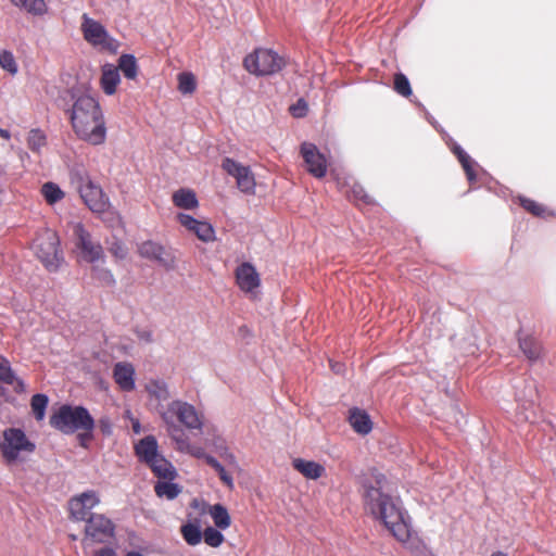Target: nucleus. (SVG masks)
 <instances>
[{
  "label": "nucleus",
  "instance_id": "1",
  "mask_svg": "<svg viewBox=\"0 0 556 556\" xmlns=\"http://www.w3.org/2000/svg\"><path fill=\"white\" fill-rule=\"evenodd\" d=\"M366 510L381 520L400 542H407L412 530L408 516L402 510L400 501L389 494L386 477L377 473L365 485L363 494Z\"/></svg>",
  "mask_w": 556,
  "mask_h": 556
},
{
  "label": "nucleus",
  "instance_id": "2",
  "mask_svg": "<svg viewBox=\"0 0 556 556\" xmlns=\"http://www.w3.org/2000/svg\"><path fill=\"white\" fill-rule=\"evenodd\" d=\"M72 100L71 123L76 136L90 144H102L106 138L105 121L91 89L85 84L76 86Z\"/></svg>",
  "mask_w": 556,
  "mask_h": 556
},
{
  "label": "nucleus",
  "instance_id": "3",
  "mask_svg": "<svg viewBox=\"0 0 556 556\" xmlns=\"http://www.w3.org/2000/svg\"><path fill=\"white\" fill-rule=\"evenodd\" d=\"M53 428L63 433L78 432L81 445H86L92 437L94 420L89 412L83 406H61L50 418Z\"/></svg>",
  "mask_w": 556,
  "mask_h": 556
},
{
  "label": "nucleus",
  "instance_id": "4",
  "mask_svg": "<svg viewBox=\"0 0 556 556\" xmlns=\"http://www.w3.org/2000/svg\"><path fill=\"white\" fill-rule=\"evenodd\" d=\"M71 182L77 189L85 204L94 213H102L109 206L102 189L89 177L84 167H75L71 172Z\"/></svg>",
  "mask_w": 556,
  "mask_h": 556
},
{
  "label": "nucleus",
  "instance_id": "5",
  "mask_svg": "<svg viewBox=\"0 0 556 556\" xmlns=\"http://www.w3.org/2000/svg\"><path fill=\"white\" fill-rule=\"evenodd\" d=\"M59 244L60 239L56 232L51 229H43L37 235L31 245L37 258L50 271L58 270L63 262Z\"/></svg>",
  "mask_w": 556,
  "mask_h": 556
},
{
  "label": "nucleus",
  "instance_id": "6",
  "mask_svg": "<svg viewBox=\"0 0 556 556\" xmlns=\"http://www.w3.org/2000/svg\"><path fill=\"white\" fill-rule=\"evenodd\" d=\"M34 450L35 444L21 429L10 428L3 432L0 451L8 463L23 462Z\"/></svg>",
  "mask_w": 556,
  "mask_h": 556
},
{
  "label": "nucleus",
  "instance_id": "7",
  "mask_svg": "<svg viewBox=\"0 0 556 556\" xmlns=\"http://www.w3.org/2000/svg\"><path fill=\"white\" fill-rule=\"evenodd\" d=\"M245 70L256 76H267L278 73L285 65L283 59L270 49H256L245 56Z\"/></svg>",
  "mask_w": 556,
  "mask_h": 556
},
{
  "label": "nucleus",
  "instance_id": "8",
  "mask_svg": "<svg viewBox=\"0 0 556 556\" xmlns=\"http://www.w3.org/2000/svg\"><path fill=\"white\" fill-rule=\"evenodd\" d=\"M80 29L85 40L92 47L111 52L117 50L118 42L109 35L100 22L89 17L87 14L81 16Z\"/></svg>",
  "mask_w": 556,
  "mask_h": 556
},
{
  "label": "nucleus",
  "instance_id": "9",
  "mask_svg": "<svg viewBox=\"0 0 556 556\" xmlns=\"http://www.w3.org/2000/svg\"><path fill=\"white\" fill-rule=\"evenodd\" d=\"M72 229L75 237V247L81 260L88 263H96L102 260V247L91 239L90 233L80 223H73Z\"/></svg>",
  "mask_w": 556,
  "mask_h": 556
},
{
  "label": "nucleus",
  "instance_id": "10",
  "mask_svg": "<svg viewBox=\"0 0 556 556\" xmlns=\"http://www.w3.org/2000/svg\"><path fill=\"white\" fill-rule=\"evenodd\" d=\"M163 413L170 414L173 418L176 416L179 422L190 430H201L203 427L202 414L187 402L180 400L173 401L167 405L166 410H161V415Z\"/></svg>",
  "mask_w": 556,
  "mask_h": 556
},
{
  "label": "nucleus",
  "instance_id": "11",
  "mask_svg": "<svg viewBox=\"0 0 556 556\" xmlns=\"http://www.w3.org/2000/svg\"><path fill=\"white\" fill-rule=\"evenodd\" d=\"M114 533V527L110 519L103 515H91L86 525L84 544L89 541L96 543L106 542Z\"/></svg>",
  "mask_w": 556,
  "mask_h": 556
},
{
  "label": "nucleus",
  "instance_id": "12",
  "mask_svg": "<svg viewBox=\"0 0 556 556\" xmlns=\"http://www.w3.org/2000/svg\"><path fill=\"white\" fill-rule=\"evenodd\" d=\"M222 167L236 179L237 186L242 192H253L255 179L248 166L227 157L223 161Z\"/></svg>",
  "mask_w": 556,
  "mask_h": 556
},
{
  "label": "nucleus",
  "instance_id": "13",
  "mask_svg": "<svg viewBox=\"0 0 556 556\" xmlns=\"http://www.w3.org/2000/svg\"><path fill=\"white\" fill-rule=\"evenodd\" d=\"M176 218L182 227L195 235L199 240L203 242H212L215 240L214 228L206 220L197 219L185 213H178Z\"/></svg>",
  "mask_w": 556,
  "mask_h": 556
},
{
  "label": "nucleus",
  "instance_id": "14",
  "mask_svg": "<svg viewBox=\"0 0 556 556\" xmlns=\"http://www.w3.org/2000/svg\"><path fill=\"white\" fill-rule=\"evenodd\" d=\"M237 285L241 291L251 296L256 295V291L261 285L260 275L255 267L250 263H243L236 269Z\"/></svg>",
  "mask_w": 556,
  "mask_h": 556
},
{
  "label": "nucleus",
  "instance_id": "15",
  "mask_svg": "<svg viewBox=\"0 0 556 556\" xmlns=\"http://www.w3.org/2000/svg\"><path fill=\"white\" fill-rule=\"evenodd\" d=\"M301 153L307 170L317 178L324 177L327 170V163L325 156L317 150L316 146L304 142L301 146Z\"/></svg>",
  "mask_w": 556,
  "mask_h": 556
},
{
  "label": "nucleus",
  "instance_id": "16",
  "mask_svg": "<svg viewBox=\"0 0 556 556\" xmlns=\"http://www.w3.org/2000/svg\"><path fill=\"white\" fill-rule=\"evenodd\" d=\"M100 502L94 491L84 492L70 501V511L75 520L87 519L90 510Z\"/></svg>",
  "mask_w": 556,
  "mask_h": 556
},
{
  "label": "nucleus",
  "instance_id": "17",
  "mask_svg": "<svg viewBox=\"0 0 556 556\" xmlns=\"http://www.w3.org/2000/svg\"><path fill=\"white\" fill-rule=\"evenodd\" d=\"M139 254L142 257L156 261L165 268H173L175 265L174 255L164 247L153 241L142 242L138 248Z\"/></svg>",
  "mask_w": 556,
  "mask_h": 556
},
{
  "label": "nucleus",
  "instance_id": "18",
  "mask_svg": "<svg viewBox=\"0 0 556 556\" xmlns=\"http://www.w3.org/2000/svg\"><path fill=\"white\" fill-rule=\"evenodd\" d=\"M149 402L161 416V410H166L164 402L170 397L167 383L163 379H151L144 387Z\"/></svg>",
  "mask_w": 556,
  "mask_h": 556
},
{
  "label": "nucleus",
  "instance_id": "19",
  "mask_svg": "<svg viewBox=\"0 0 556 556\" xmlns=\"http://www.w3.org/2000/svg\"><path fill=\"white\" fill-rule=\"evenodd\" d=\"M162 420L166 425V431L169 438L175 443L176 450L182 453H187L191 443L185 432L175 424L173 416L168 413L162 414Z\"/></svg>",
  "mask_w": 556,
  "mask_h": 556
},
{
  "label": "nucleus",
  "instance_id": "20",
  "mask_svg": "<svg viewBox=\"0 0 556 556\" xmlns=\"http://www.w3.org/2000/svg\"><path fill=\"white\" fill-rule=\"evenodd\" d=\"M113 378L123 391L135 389V368L130 363H116L113 369Z\"/></svg>",
  "mask_w": 556,
  "mask_h": 556
},
{
  "label": "nucleus",
  "instance_id": "21",
  "mask_svg": "<svg viewBox=\"0 0 556 556\" xmlns=\"http://www.w3.org/2000/svg\"><path fill=\"white\" fill-rule=\"evenodd\" d=\"M135 451L138 458L147 465L161 454L157 441L153 435H147L141 439L135 445Z\"/></svg>",
  "mask_w": 556,
  "mask_h": 556
},
{
  "label": "nucleus",
  "instance_id": "22",
  "mask_svg": "<svg viewBox=\"0 0 556 556\" xmlns=\"http://www.w3.org/2000/svg\"><path fill=\"white\" fill-rule=\"evenodd\" d=\"M172 200L175 206L185 211H192L199 207V201L195 192L191 189L180 188L176 190Z\"/></svg>",
  "mask_w": 556,
  "mask_h": 556
},
{
  "label": "nucleus",
  "instance_id": "23",
  "mask_svg": "<svg viewBox=\"0 0 556 556\" xmlns=\"http://www.w3.org/2000/svg\"><path fill=\"white\" fill-rule=\"evenodd\" d=\"M119 81L121 77L118 68L111 64H105L102 67L101 75V87L104 93L108 96L114 94Z\"/></svg>",
  "mask_w": 556,
  "mask_h": 556
},
{
  "label": "nucleus",
  "instance_id": "24",
  "mask_svg": "<svg viewBox=\"0 0 556 556\" xmlns=\"http://www.w3.org/2000/svg\"><path fill=\"white\" fill-rule=\"evenodd\" d=\"M292 464L306 479L316 480L325 473V467L313 460L295 458Z\"/></svg>",
  "mask_w": 556,
  "mask_h": 556
},
{
  "label": "nucleus",
  "instance_id": "25",
  "mask_svg": "<svg viewBox=\"0 0 556 556\" xmlns=\"http://www.w3.org/2000/svg\"><path fill=\"white\" fill-rule=\"evenodd\" d=\"M351 427L359 434H367L372 428L369 416L359 408H352L349 415Z\"/></svg>",
  "mask_w": 556,
  "mask_h": 556
},
{
  "label": "nucleus",
  "instance_id": "26",
  "mask_svg": "<svg viewBox=\"0 0 556 556\" xmlns=\"http://www.w3.org/2000/svg\"><path fill=\"white\" fill-rule=\"evenodd\" d=\"M0 381L11 386L15 392L25 391L24 382L14 374L5 358H0Z\"/></svg>",
  "mask_w": 556,
  "mask_h": 556
},
{
  "label": "nucleus",
  "instance_id": "27",
  "mask_svg": "<svg viewBox=\"0 0 556 556\" xmlns=\"http://www.w3.org/2000/svg\"><path fill=\"white\" fill-rule=\"evenodd\" d=\"M148 466L159 478L173 479L175 476V469L173 465L167 459H165L162 454L151 460Z\"/></svg>",
  "mask_w": 556,
  "mask_h": 556
},
{
  "label": "nucleus",
  "instance_id": "28",
  "mask_svg": "<svg viewBox=\"0 0 556 556\" xmlns=\"http://www.w3.org/2000/svg\"><path fill=\"white\" fill-rule=\"evenodd\" d=\"M338 184L340 188L353 200L363 201L365 203L369 202V197L366 194L364 188L354 181L352 178H349L344 181H340L338 179Z\"/></svg>",
  "mask_w": 556,
  "mask_h": 556
},
{
  "label": "nucleus",
  "instance_id": "29",
  "mask_svg": "<svg viewBox=\"0 0 556 556\" xmlns=\"http://www.w3.org/2000/svg\"><path fill=\"white\" fill-rule=\"evenodd\" d=\"M41 194L49 205H53L64 199V191L54 182H46L41 187Z\"/></svg>",
  "mask_w": 556,
  "mask_h": 556
},
{
  "label": "nucleus",
  "instance_id": "30",
  "mask_svg": "<svg viewBox=\"0 0 556 556\" xmlns=\"http://www.w3.org/2000/svg\"><path fill=\"white\" fill-rule=\"evenodd\" d=\"M208 514L217 528L225 530L230 526V516L223 505L215 504L211 506Z\"/></svg>",
  "mask_w": 556,
  "mask_h": 556
},
{
  "label": "nucleus",
  "instance_id": "31",
  "mask_svg": "<svg viewBox=\"0 0 556 556\" xmlns=\"http://www.w3.org/2000/svg\"><path fill=\"white\" fill-rule=\"evenodd\" d=\"M18 8L24 9L30 14L42 15L47 11L45 0H11Z\"/></svg>",
  "mask_w": 556,
  "mask_h": 556
},
{
  "label": "nucleus",
  "instance_id": "32",
  "mask_svg": "<svg viewBox=\"0 0 556 556\" xmlns=\"http://www.w3.org/2000/svg\"><path fill=\"white\" fill-rule=\"evenodd\" d=\"M454 344L457 345L467 354H475L477 337L472 332H468L467 336L457 333L453 338Z\"/></svg>",
  "mask_w": 556,
  "mask_h": 556
},
{
  "label": "nucleus",
  "instance_id": "33",
  "mask_svg": "<svg viewBox=\"0 0 556 556\" xmlns=\"http://www.w3.org/2000/svg\"><path fill=\"white\" fill-rule=\"evenodd\" d=\"M452 150L457 156L458 161L460 162L464 170L466 172L468 180L472 181L475 179V174L472 169V165L475 164V162L458 144L454 143Z\"/></svg>",
  "mask_w": 556,
  "mask_h": 556
},
{
  "label": "nucleus",
  "instance_id": "34",
  "mask_svg": "<svg viewBox=\"0 0 556 556\" xmlns=\"http://www.w3.org/2000/svg\"><path fill=\"white\" fill-rule=\"evenodd\" d=\"M536 395L535 387L533 383H529L525 391H518L516 393V401L518 403L519 409H529L534 402V397Z\"/></svg>",
  "mask_w": 556,
  "mask_h": 556
},
{
  "label": "nucleus",
  "instance_id": "35",
  "mask_svg": "<svg viewBox=\"0 0 556 556\" xmlns=\"http://www.w3.org/2000/svg\"><path fill=\"white\" fill-rule=\"evenodd\" d=\"M0 67L12 76L18 73L17 62L11 51L0 49Z\"/></svg>",
  "mask_w": 556,
  "mask_h": 556
},
{
  "label": "nucleus",
  "instance_id": "36",
  "mask_svg": "<svg viewBox=\"0 0 556 556\" xmlns=\"http://www.w3.org/2000/svg\"><path fill=\"white\" fill-rule=\"evenodd\" d=\"M117 68H119L127 78L134 79L137 75L136 59L129 54L122 55Z\"/></svg>",
  "mask_w": 556,
  "mask_h": 556
},
{
  "label": "nucleus",
  "instance_id": "37",
  "mask_svg": "<svg viewBox=\"0 0 556 556\" xmlns=\"http://www.w3.org/2000/svg\"><path fill=\"white\" fill-rule=\"evenodd\" d=\"M181 534L189 545H197L202 540V533L198 526L187 523L181 527Z\"/></svg>",
  "mask_w": 556,
  "mask_h": 556
},
{
  "label": "nucleus",
  "instance_id": "38",
  "mask_svg": "<svg viewBox=\"0 0 556 556\" xmlns=\"http://www.w3.org/2000/svg\"><path fill=\"white\" fill-rule=\"evenodd\" d=\"M197 81L193 74L189 72L178 75V89L184 94H190L195 90Z\"/></svg>",
  "mask_w": 556,
  "mask_h": 556
},
{
  "label": "nucleus",
  "instance_id": "39",
  "mask_svg": "<svg viewBox=\"0 0 556 556\" xmlns=\"http://www.w3.org/2000/svg\"><path fill=\"white\" fill-rule=\"evenodd\" d=\"M154 489L159 497L167 500H174L180 492L179 488L170 482H157Z\"/></svg>",
  "mask_w": 556,
  "mask_h": 556
},
{
  "label": "nucleus",
  "instance_id": "40",
  "mask_svg": "<svg viewBox=\"0 0 556 556\" xmlns=\"http://www.w3.org/2000/svg\"><path fill=\"white\" fill-rule=\"evenodd\" d=\"M520 349L531 361L536 359L541 351L540 345L531 338L520 339Z\"/></svg>",
  "mask_w": 556,
  "mask_h": 556
},
{
  "label": "nucleus",
  "instance_id": "41",
  "mask_svg": "<svg viewBox=\"0 0 556 556\" xmlns=\"http://www.w3.org/2000/svg\"><path fill=\"white\" fill-rule=\"evenodd\" d=\"M27 143L31 151L40 152L46 146V136L38 129H33L28 132Z\"/></svg>",
  "mask_w": 556,
  "mask_h": 556
},
{
  "label": "nucleus",
  "instance_id": "42",
  "mask_svg": "<svg viewBox=\"0 0 556 556\" xmlns=\"http://www.w3.org/2000/svg\"><path fill=\"white\" fill-rule=\"evenodd\" d=\"M48 405V397L43 394H36L31 399V408L37 420H42Z\"/></svg>",
  "mask_w": 556,
  "mask_h": 556
},
{
  "label": "nucleus",
  "instance_id": "43",
  "mask_svg": "<svg viewBox=\"0 0 556 556\" xmlns=\"http://www.w3.org/2000/svg\"><path fill=\"white\" fill-rule=\"evenodd\" d=\"M394 89L403 97L412 94L410 84L407 77L402 73L396 74L394 77Z\"/></svg>",
  "mask_w": 556,
  "mask_h": 556
},
{
  "label": "nucleus",
  "instance_id": "44",
  "mask_svg": "<svg viewBox=\"0 0 556 556\" xmlns=\"http://www.w3.org/2000/svg\"><path fill=\"white\" fill-rule=\"evenodd\" d=\"M204 541L207 545L212 547L219 546L224 541V535L214 528H206L203 533Z\"/></svg>",
  "mask_w": 556,
  "mask_h": 556
},
{
  "label": "nucleus",
  "instance_id": "45",
  "mask_svg": "<svg viewBox=\"0 0 556 556\" xmlns=\"http://www.w3.org/2000/svg\"><path fill=\"white\" fill-rule=\"evenodd\" d=\"M519 202H520L521 206L525 210H527L528 212H530L531 214H533L535 216H545L546 208L544 206H542L541 204H539L530 199H527V198H519Z\"/></svg>",
  "mask_w": 556,
  "mask_h": 556
},
{
  "label": "nucleus",
  "instance_id": "46",
  "mask_svg": "<svg viewBox=\"0 0 556 556\" xmlns=\"http://www.w3.org/2000/svg\"><path fill=\"white\" fill-rule=\"evenodd\" d=\"M93 275L103 285L112 286L115 282L112 273L105 268L99 267L98 265L93 266Z\"/></svg>",
  "mask_w": 556,
  "mask_h": 556
},
{
  "label": "nucleus",
  "instance_id": "47",
  "mask_svg": "<svg viewBox=\"0 0 556 556\" xmlns=\"http://www.w3.org/2000/svg\"><path fill=\"white\" fill-rule=\"evenodd\" d=\"M290 111L295 117H303L307 112V104L304 100H299L294 105L290 108Z\"/></svg>",
  "mask_w": 556,
  "mask_h": 556
},
{
  "label": "nucleus",
  "instance_id": "48",
  "mask_svg": "<svg viewBox=\"0 0 556 556\" xmlns=\"http://www.w3.org/2000/svg\"><path fill=\"white\" fill-rule=\"evenodd\" d=\"M216 472L218 473L219 479L225 485H227L229 489H233V479L229 471L226 470L224 466H222L220 469L216 470Z\"/></svg>",
  "mask_w": 556,
  "mask_h": 556
},
{
  "label": "nucleus",
  "instance_id": "49",
  "mask_svg": "<svg viewBox=\"0 0 556 556\" xmlns=\"http://www.w3.org/2000/svg\"><path fill=\"white\" fill-rule=\"evenodd\" d=\"M222 457L224 458V460L226 462L227 466L231 469V470H238L239 469V464L235 457V455L230 452H228L227 450H225V452L222 454Z\"/></svg>",
  "mask_w": 556,
  "mask_h": 556
},
{
  "label": "nucleus",
  "instance_id": "50",
  "mask_svg": "<svg viewBox=\"0 0 556 556\" xmlns=\"http://www.w3.org/2000/svg\"><path fill=\"white\" fill-rule=\"evenodd\" d=\"M187 454H190L193 457L203 458V459L206 456V453L202 447L195 446L192 444L190 445L189 450L187 451Z\"/></svg>",
  "mask_w": 556,
  "mask_h": 556
},
{
  "label": "nucleus",
  "instance_id": "51",
  "mask_svg": "<svg viewBox=\"0 0 556 556\" xmlns=\"http://www.w3.org/2000/svg\"><path fill=\"white\" fill-rule=\"evenodd\" d=\"M111 251L118 258H123L126 256V250L122 244H115L114 247H112Z\"/></svg>",
  "mask_w": 556,
  "mask_h": 556
},
{
  "label": "nucleus",
  "instance_id": "52",
  "mask_svg": "<svg viewBox=\"0 0 556 556\" xmlns=\"http://www.w3.org/2000/svg\"><path fill=\"white\" fill-rule=\"evenodd\" d=\"M96 556H116V552L111 547H104L98 551Z\"/></svg>",
  "mask_w": 556,
  "mask_h": 556
},
{
  "label": "nucleus",
  "instance_id": "53",
  "mask_svg": "<svg viewBox=\"0 0 556 556\" xmlns=\"http://www.w3.org/2000/svg\"><path fill=\"white\" fill-rule=\"evenodd\" d=\"M131 428L136 434H139L141 432V426L137 418H131Z\"/></svg>",
  "mask_w": 556,
  "mask_h": 556
},
{
  "label": "nucleus",
  "instance_id": "54",
  "mask_svg": "<svg viewBox=\"0 0 556 556\" xmlns=\"http://www.w3.org/2000/svg\"><path fill=\"white\" fill-rule=\"evenodd\" d=\"M331 369L334 372L340 374L342 371V365L339 363H331Z\"/></svg>",
  "mask_w": 556,
  "mask_h": 556
},
{
  "label": "nucleus",
  "instance_id": "55",
  "mask_svg": "<svg viewBox=\"0 0 556 556\" xmlns=\"http://www.w3.org/2000/svg\"><path fill=\"white\" fill-rule=\"evenodd\" d=\"M204 460L206 462L207 465L212 466V464L216 462V458L206 454V456L204 457Z\"/></svg>",
  "mask_w": 556,
  "mask_h": 556
},
{
  "label": "nucleus",
  "instance_id": "56",
  "mask_svg": "<svg viewBox=\"0 0 556 556\" xmlns=\"http://www.w3.org/2000/svg\"><path fill=\"white\" fill-rule=\"evenodd\" d=\"M519 414V420H530V416L523 412L518 413Z\"/></svg>",
  "mask_w": 556,
  "mask_h": 556
},
{
  "label": "nucleus",
  "instance_id": "57",
  "mask_svg": "<svg viewBox=\"0 0 556 556\" xmlns=\"http://www.w3.org/2000/svg\"><path fill=\"white\" fill-rule=\"evenodd\" d=\"M222 466L223 465L216 459V462L213 463L211 467L216 471V470L220 469Z\"/></svg>",
  "mask_w": 556,
  "mask_h": 556
},
{
  "label": "nucleus",
  "instance_id": "58",
  "mask_svg": "<svg viewBox=\"0 0 556 556\" xmlns=\"http://www.w3.org/2000/svg\"><path fill=\"white\" fill-rule=\"evenodd\" d=\"M125 418L131 422V418H135L129 409L125 412Z\"/></svg>",
  "mask_w": 556,
  "mask_h": 556
},
{
  "label": "nucleus",
  "instance_id": "59",
  "mask_svg": "<svg viewBox=\"0 0 556 556\" xmlns=\"http://www.w3.org/2000/svg\"><path fill=\"white\" fill-rule=\"evenodd\" d=\"M0 136L3 137V138H8L9 137L8 132L5 130H2V129H0Z\"/></svg>",
  "mask_w": 556,
  "mask_h": 556
},
{
  "label": "nucleus",
  "instance_id": "60",
  "mask_svg": "<svg viewBox=\"0 0 556 556\" xmlns=\"http://www.w3.org/2000/svg\"><path fill=\"white\" fill-rule=\"evenodd\" d=\"M491 556H507V555L505 553L497 552V553L492 554Z\"/></svg>",
  "mask_w": 556,
  "mask_h": 556
},
{
  "label": "nucleus",
  "instance_id": "61",
  "mask_svg": "<svg viewBox=\"0 0 556 556\" xmlns=\"http://www.w3.org/2000/svg\"><path fill=\"white\" fill-rule=\"evenodd\" d=\"M127 556H142V555H141V554H139V553H135V552H134V553H129Z\"/></svg>",
  "mask_w": 556,
  "mask_h": 556
}]
</instances>
